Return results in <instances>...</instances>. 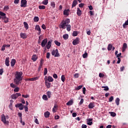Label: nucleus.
Masks as SVG:
<instances>
[{"mask_svg":"<svg viewBox=\"0 0 128 128\" xmlns=\"http://www.w3.org/2000/svg\"><path fill=\"white\" fill-rule=\"evenodd\" d=\"M70 22V18H66L65 20H62V22L59 26L60 28H62L63 30H66H66L68 32H70L72 26L68 24Z\"/></svg>","mask_w":128,"mask_h":128,"instance_id":"f257e3e1","label":"nucleus"},{"mask_svg":"<svg viewBox=\"0 0 128 128\" xmlns=\"http://www.w3.org/2000/svg\"><path fill=\"white\" fill-rule=\"evenodd\" d=\"M79 40L80 39L78 38L74 40L72 42V44H74V46H76V44H78Z\"/></svg>","mask_w":128,"mask_h":128,"instance_id":"f8f14e48","label":"nucleus"},{"mask_svg":"<svg viewBox=\"0 0 128 128\" xmlns=\"http://www.w3.org/2000/svg\"><path fill=\"white\" fill-rule=\"evenodd\" d=\"M42 28H43L44 30H46V25H44V24H42Z\"/></svg>","mask_w":128,"mask_h":128,"instance_id":"680f3d73","label":"nucleus"},{"mask_svg":"<svg viewBox=\"0 0 128 128\" xmlns=\"http://www.w3.org/2000/svg\"><path fill=\"white\" fill-rule=\"evenodd\" d=\"M77 15L78 16H82V10H80V8H77Z\"/></svg>","mask_w":128,"mask_h":128,"instance_id":"f3484780","label":"nucleus"},{"mask_svg":"<svg viewBox=\"0 0 128 128\" xmlns=\"http://www.w3.org/2000/svg\"><path fill=\"white\" fill-rule=\"evenodd\" d=\"M22 98H30V95H28V94H26V95L22 94Z\"/></svg>","mask_w":128,"mask_h":128,"instance_id":"8fccbe9b","label":"nucleus"},{"mask_svg":"<svg viewBox=\"0 0 128 128\" xmlns=\"http://www.w3.org/2000/svg\"><path fill=\"white\" fill-rule=\"evenodd\" d=\"M5 64L6 66H10V58H6L5 60Z\"/></svg>","mask_w":128,"mask_h":128,"instance_id":"2eb2a0df","label":"nucleus"},{"mask_svg":"<svg viewBox=\"0 0 128 128\" xmlns=\"http://www.w3.org/2000/svg\"><path fill=\"white\" fill-rule=\"evenodd\" d=\"M72 36H78V32L74 31Z\"/></svg>","mask_w":128,"mask_h":128,"instance_id":"a19ab883","label":"nucleus"},{"mask_svg":"<svg viewBox=\"0 0 128 128\" xmlns=\"http://www.w3.org/2000/svg\"><path fill=\"white\" fill-rule=\"evenodd\" d=\"M26 0H22L20 3L21 8H26Z\"/></svg>","mask_w":128,"mask_h":128,"instance_id":"423d86ee","label":"nucleus"},{"mask_svg":"<svg viewBox=\"0 0 128 128\" xmlns=\"http://www.w3.org/2000/svg\"><path fill=\"white\" fill-rule=\"evenodd\" d=\"M74 104V101L72 100H70L66 103V106H72Z\"/></svg>","mask_w":128,"mask_h":128,"instance_id":"393cba45","label":"nucleus"},{"mask_svg":"<svg viewBox=\"0 0 128 128\" xmlns=\"http://www.w3.org/2000/svg\"><path fill=\"white\" fill-rule=\"evenodd\" d=\"M70 12V10L68 9L64 10V16H68V12Z\"/></svg>","mask_w":128,"mask_h":128,"instance_id":"5701e85b","label":"nucleus"},{"mask_svg":"<svg viewBox=\"0 0 128 128\" xmlns=\"http://www.w3.org/2000/svg\"><path fill=\"white\" fill-rule=\"evenodd\" d=\"M16 60L15 59H12L10 62L11 64V66H14V64H16Z\"/></svg>","mask_w":128,"mask_h":128,"instance_id":"4be33fe9","label":"nucleus"},{"mask_svg":"<svg viewBox=\"0 0 128 128\" xmlns=\"http://www.w3.org/2000/svg\"><path fill=\"white\" fill-rule=\"evenodd\" d=\"M2 122L4 124H8V121H6L4 114L2 116Z\"/></svg>","mask_w":128,"mask_h":128,"instance_id":"0eeeda50","label":"nucleus"},{"mask_svg":"<svg viewBox=\"0 0 128 128\" xmlns=\"http://www.w3.org/2000/svg\"><path fill=\"white\" fill-rule=\"evenodd\" d=\"M52 56H54L55 58H58L60 56V53H58V49L53 50L52 52Z\"/></svg>","mask_w":128,"mask_h":128,"instance_id":"20e7f679","label":"nucleus"},{"mask_svg":"<svg viewBox=\"0 0 128 128\" xmlns=\"http://www.w3.org/2000/svg\"><path fill=\"white\" fill-rule=\"evenodd\" d=\"M116 106H118L120 104V98H117L116 100Z\"/></svg>","mask_w":128,"mask_h":128,"instance_id":"4c0bfd02","label":"nucleus"},{"mask_svg":"<svg viewBox=\"0 0 128 128\" xmlns=\"http://www.w3.org/2000/svg\"><path fill=\"white\" fill-rule=\"evenodd\" d=\"M55 120H58L60 118V116L58 115H56L54 116Z\"/></svg>","mask_w":128,"mask_h":128,"instance_id":"338daca9","label":"nucleus"},{"mask_svg":"<svg viewBox=\"0 0 128 128\" xmlns=\"http://www.w3.org/2000/svg\"><path fill=\"white\" fill-rule=\"evenodd\" d=\"M22 72H16L15 73V78L14 79V84L18 86L20 84H22Z\"/></svg>","mask_w":128,"mask_h":128,"instance_id":"f03ea898","label":"nucleus"},{"mask_svg":"<svg viewBox=\"0 0 128 128\" xmlns=\"http://www.w3.org/2000/svg\"><path fill=\"white\" fill-rule=\"evenodd\" d=\"M53 78H58V75L56 74H53Z\"/></svg>","mask_w":128,"mask_h":128,"instance_id":"69168bd1","label":"nucleus"},{"mask_svg":"<svg viewBox=\"0 0 128 128\" xmlns=\"http://www.w3.org/2000/svg\"><path fill=\"white\" fill-rule=\"evenodd\" d=\"M50 6H52V8H56V4L54 2H50Z\"/></svg>","mask_w":128,"mask_h":128,"instance_id":"ea45409f","label":"nucleus"},{"mask_svg":"<svg viewBox=\"0 0 128 128\" xmlns=\"http://www.w3.org/2000/svg\"><path fill=\"white\" fill-rule=\"evenodd\" d=\"M84 104V99L82 98L80 102H79V106H82Z\"/></svg>","mask_w":128,"mask_h":128,"instance_id":"3c124183","label":"nucleus"},{"mask_svg":"<svg viewBox=\"0 0 128 128\" xmlns=\"http://www.w3.org/2000/svg\"><path fill=\"white\" fill-rule=\"evenodd\" d=\"M82 58H88V53H85L84 54H82Z\"/></svg>","mask_w":128,"mask_h":128,"instance_id":"de8ad7c7","label":"nucleus"},{"mask_svg":"<svg viewBox=\"0 0 128 128\" xmlns=\"http://www.w3.org/2000/svg\"><path fill=\"white\" fill-rule=\"evenodd\" d=\"M114 100V96H112L110 98H109V102H112Z\"/></svg>","mask_w":128,"mask_h":128,"instance_id":"052dcab7","label":"nucleus"},{"mask_svg":"<svg viewBox=\"0 0 128 128\" xmlns=\"http://www.w3.org/2000/svg\"><path fill=\"white\" fill-rule=\"evenodd\" d=\"M16 108H18L19 110H24V105H22V104H16L15 106Z\"/></svg>","mask_w":128,"mask_h":128,"instance_id":"6e6552de","label":"nucleus"},{"mask_svg":"<svg viewBox=\"0 0 128 128\" xmlns=\"http://www.w3.org/2000/svg\"><path fill=\"white\" fill-rule=\"evenodd\" d=\"M87 126L86 124H82V128H86Z\"/></svg>","mask_w":128,"mask_h":128,"instance_id":"774afa93","label":"nucleus"},{"mask_svg":"<svg viewBox=\"0 0 128 128\" xmlns=\"http://www.w3.org/2000/svg\"><path fill=\"white\" fill-rule=\"evenodd\" d=\"M50 113L48 111H47L44 114V117L46 118H50Z\"/></svg>","mask_w":128,"mask_h":128,"instance_id":"412c9836","label":"nucleus"},{"mask_svg":"<svg viewBox=\"0 0 128 128\" xmlns=\"http://www.w3.org/2000/svg\"><path fill=\"white\" fill-rule=\"evenodd\" d=\"M62 38H64L65 40H68V34H64V35H63Z\"/></svg>","mask_w":128,"mask_h":128,"instance_id":"bb28decb","label":"nucleus"},{"mask_svg":"<svg viewBox=\"0 0 128 128\" xmlns=\"http://www.w3.org/2000/svg\"><path fill=\"white\" fill-rule=\"evenodd\" d=\"M126 26H128V20L126 21L124 24L123 25H122V26H123L124 28H126Z\"/></svg>","mask_w":128,"mask_h":128,"instance_id":"c85d7f7f","label":"nucleus"},{"mask_svg":"<svg viewBox=\"0 0 128 128\" xmlns=\"http://www.w3.org/2000/svg\"><path fill=\"white\" fill-rule=\"evenodd\" d=\"M45 84L47 88H50V86L52 84L50 82H48V81L47 80H45Z\"/></svg>","mask_w":128,"mask_h":128,"instance_id":"ddd939ff","label":"nucleus"},{"mask_svg":"<svg viewBox=\"0 0 128 128\" xmlns=\"http://www.w3.org/2000/svg\"><path fill=\"white\" fill-rule=\"evenodd\" d=\"M48 43V39L46 38L44 39L41 44V46H42V48H44V46H46V44Z\"/></svg>","mask_w":128,"mask_h":128,"instance_id":"1a4fd4ad","label":"nucleus"},{"mask_svg":"<svg viewBox=\"0 0 128 128\" xmlns=\"http://www.w3.org/2000/svg\"><path fill=\"white\" fill-rule=\"evenodd\" d=\"M44 59L42 58L40 60V65L42 66L44 64Z\"/></svg>","mask_w":128,"mask_h":128,"instance_id":"09e8293b","label":"nucleus"},{"mask_svg":"<svg viewBox=\"0 0 128 128\" xmlns=\"http://www.w3.org/2000/svg\"><path fill=\"white\" fill-rule=\"evenodd\" d=\"M24 24L26 30H28V24L26 22H24Z\"/></svg>","mask_w":128,"mask_h":128,"instance_id":"a878e982","label":"nucleus"},{"mask_svg":"<svg viewBox=\"0 0 128 128\" xmlns=\"http://www.w3.org/2000/svg\"><path fill=\"white\" fill-rule=\"evenodd\" d=\"M74 78H78V74L76 73L74 74Z\"/></svg>","mask_w":128,"mask_h":128,"instance_id":"e2e57ef3","label":"nucleus"},{"mask_svg":"<svg viewBox=\"0 0 128 128\" xmlns=\"http://www.w3.org/2000/svg\"><path fill=\"white\" fill-rule=\"evenodd\" d=\"M47 96H48V98H50V96H52V92L48 91L47 92Z\"/></svg>","mask_w":128,"mask_h":128,"instance_id":"473e14b6","label":"nucleus"},{"mask_svg":"<svg viewBox=\"0 0 128 128\" xmlns=\"http://www.w3.org/2000/svg\"><path fill=\"white\" fill-rule=\"evenodd\" d=\"M24 108L25 110V112H28V106H24Z\"/></svg>","mask_w":128,"mask_h":128,"instance_id":"6e6d98bb","label":"nucleus"},{"mask_svg":"<svg viewBox=\"0 0 128 128\" xmlns=\"http://www.w3.org/2000/svg\"><path fill=\"white\" fill-rule=\"evenodd\" d=\"M18 116L20 118H22V114L21 112H18Z\"/></svg>","mask_w":128,"mask_h":128,"instance_id":"13d9d810","label":"nucleus"},{"mask_svg":"<svg viewBox=\"0 0 128 128\" xmlns=\"http://www.w3.org/2000/svg\"><path fill=\"white\" fill-rule=\"evenodd\" d=\"M42 4H44V6H46V4H48V0H44L42 2Z\"/></svg>","mask_w":128,"mask_h":128,"instance_id":"2f4dec72","label":"nucleus"},{"mask_svg":"<svg viewBox=\"0 0 128 128\" xmlns=\"http://www.w3.org/2000/svg\"><path fill=\"white\" fill-rule=\"evenodd\" d=\"M88 108H94V103L90 102L88 106Z\"/></svg>","mask_w":128,"mask_h":128,"instance_id":"aec40b11","label":"nucleus"},{"mask_svg":"<svg viewBox=\"0 0 128 128\" xmlns=\"http://www.w3.org/2000/svg\"><path fill=\"white\" fill-rule=\"evenodd\" d=\"M31 60H32L33 62H36V60H38V56H36V54H34L32 56Z\"/></svg>","mask_w":128,"mask_h":128,"instance_id":"a211bd4d","label":"nucleus"},{"mask_svg":"<svg viewBox=\"0 0 128 128\" xmlns=\"http://www.w3.org/2000/svg\"><path fill=\"white\" fill-rule=\"evenodd\" d=\"M82 86H83L82 85H80V86H78L76 88V90H80V88H82Z\"/></svg>","mask_w":128,"mask_h":128,"instance_id":"c03bdc74","label":"nucleus"},{"mask_svg":"<svg viewBox=\"0 0 128 128\" xmlns=\"http://www.w3.org/2000/svg\"><path fill=\"white\" fill-rule=\"evenodd\" d=\"M40 78L39 76H36L33 78H30L28 79V80H30V82H34V80H38Z\"/></svg>","mask_w":128,"mask_h":128,"instance_id":"dca6fc26","label":"nucleus"},{"mask_svg":"<svg viewBox=\"0 0 128 128\" xmlns=\"http://www.w3.org/2000/svg\"><path fill=\"white\" fill-rule=\"evenodd\" d=\"M55 44H56V46H60V42H58V40H55L54 42Z\"/></svg>","mask_w":128,"mask_h":128,"instance_id":"72a5a7b5","label":"nucleus"},{"mask_svg":"<svg viewBox=\"0 0 128 128\" xmlns=\"http://www.w3.org/2000/svg\"><path fill=\"white\" fill-rule=\"evenodd\" d=\"M102 88H104V90H108V86H102Z\"/></svg>","mask_w":128,"mask_h":128,"instance_id":"58836bf2","label":"nucleus"},{"mask_svg":"<svg viewBox=\"0 0 128 128\" xmlns=\"http://www.w3.org/2000/svg\"><path fill=\"white\" fill-rule=\"evenodd\" d=\"M52 40H49L46 44V48L48 50H50V46H52Z\"/></svg>","mask_w":128,"mask_h":128,"instance_id":"4468645a","label":"nucleus"},{"mask_svg":"<svg viewBox=\"0 0 128 128\" xmlns=\"http://www.w3.org/2000/svg\"><path fill=\"white\" fill-rule=\"evenodd\" d=\"M22 94L20 93H16L15 94H13L11 96V98L12 100H16L18 96H20Z\"/></svg>","mask_w":128,"mask_h":128,"instance_id":"39448f33","label":"nucleus"},{"mask_svg":"<svg viewBox=\"0 0 128 128\" xmlns=\"http://www.w3.org/2000/svg\"><path fill=\"white\" fill-rule=\"evenodd\" d=\"M35 30L38 31V34L39 36L40 34H42V30H40V26L36 25L35 27Z\"/></svg>","mask_w":128,"mask_h":128,"instance_id":"9d476101","label":"nucleus"},{"mask_svg":"<svg viewBox=\"0 0 128 128\" xmlns=\"http://www.w3.org/2000/svg\"><path fill=\"white\" fill-rule=\"evenodd\" d=\"M122 48H126H126H128V45L126 44V43H124V44H123V46H122Z\"/></svg>","mask_w":128,"mask_h":128,"instance_id":"5fc2aeb1","label":"nucleus"},{"mask_svg":"<svg viewBox=\"0 0 128 128\" xmlns=\"http://www.w3.org/2000/svg\"><path fill=\"white\" fill-rule=\"evenodd\" d=\"M14 92H18L20 91V88L18 87H16V88L14 89Z\"/></svg>","mask_w":128,"mask_h":128,"instance_id":"37998d69","label":"nucleus"},{"mask_svg":"<svg viewBox=\"0 0 128 128\" xmlns=\"http://www.w3.org/2000/svg\"><path fill=\"white\" fill-rule=\"evenodd\" d=\"M58 108V105L54 104V108H52V112H56V109Z\"/></svg>","mask_w":128,"mask_h":128,"instance_id":"cd10ccee","label":"nucleus"},{"mask_svg":"<svg viewBox=\"0 0 128 128\" xmlns=\"http://www.w3.org/2000/svg\"><path fill=\"white\" fill-rule=\"evenodd\" d=\"M61 80L64 82V81L66 80V76H64V75H62L61 76Z\"/></svg>","mask_w":128,"mask_h":128,"instance_id":"c9c22d12","label":"nucleus"},{"mask_svg":"<svg viewBox=\"0 0 128 128\" xmlns=\"http://www.w3.org/2000/svg\"><path fill=\"white\" fill-rule=\"evenodd\" d=\"M0 16H2V20H4V24H8V18L6 16V14L2 12H0Z\"/></svg>","mask_w":128,"mask_h":128,"instance_id":"7ed1b4c3","label":"nucleus"},{"mask_svg":"<svg viewBox=\"0 0 128 128\" xmlns=\"http://www.w3.org/2000/svg\"><path fill=\"white\" fill-rule=\"evenodd\" d=\"M86 88L84 87L83 88L82 92L84 94H86Z\"/></svg>","mask_w":128,"mask_h":128,"instance_id":"0e129e2a","label":"nucleus"},{"mask_svg":"<svg viewBox=\"0 0 128 128\" xmlns=\"http://www.w3.org/2000/svg\"><path fill=\"white\" fill-rule=\"evenodd\" d=\"M42 99L44 100H48V96H46V94H44L42 96Z\"/></svg>","mask_w":128,"mask_h":128,"instance_id":"79ce46f5","label":"nucleus"},{"mask_svg":"<svg viewBox=\"0 0 128 128\" xmlns=\"http://www.w3.org/2000/svg\"><path fill=\"white\" fill-rule=\"evenodd\" d=\"M42 68V65H40L39 66V67L38 68V72H40V70Z\"/></svg>","mask_w":128,"mask_h":128,"instance_id":"864d4df0","label":"nucleus"},{"mask_svg":"<svg viewBox=\"0 0 128 128\" xmlns=\"http://www.w3.org/2000/svg\"><path fill=\"white\" fill-rule=\"evenodd\" d=\"M20 37L21 38H23L24 40L26 38H28V36H26V34L21 32L20 33Z\"/></svg>","mask_w":128,"mask_h":128,"instance_id":"9b49d317","label":"nucleus"},{"mask_svg":"<svg viewBox=\"0 0 128 128\" xmlns=\"http://www.w3.org/2000/svg\"><path fill=\"white\" fill-rule=\"evenodd\" d=\"M50 53L47 52L46 56V58H50Z\"/></svg>","mask_w":128,"mask_h":128,"instance_id":"603ef678","label":"nucleus"},{"mask_svg":"<svg viewBox=\"0 0 128 128\" xmlns=\"http://www.w3.org/2000/svg\"><path fill=\"white\" fill-rule=\"evenodd\" d=\"M104 74H102V73L99 74L100 78H104Z\"/></svg>","mask_w":128,"mask_h":128,"instance_id":"bf43d9fd","label":"nucleus"},{"mask_svg":"<svg viewBox=\"0 0 128 128\" xmlns=\"http://www.w3.org/2000/svg\"><path fill=\"white\" fill-rule=\"evenodd\" d=\"M84 3H80L78 4L79 8H84Z\"/></svg>","mask_w":128,"mask_h":128,"instance_id":"4d7b16f0","label":"nucleus"},{"mask_svg":"<svg viewBox=\"0 0 128 128\" xmlns=\"http://www.w3.org/2000/svg\"><path fill=\"white\" fill-rule=\"evenodd\" d=\"M109 114H110L111 116L114 117L116 116V114L114 112H110Z\"/></svg>","mask_w":128,"mask_h":128,"instance_id":"e433bc0d","label":"nucleus"},{"mask_svg":"<svg viewBox=\"0 0 128 128\" xmlns=\"http://www.w3.org/2000/svg\"><path fill=\"white\" fill-rule=\"evenodd\" d=\"M112 45L110 44H108V50H112Z\"/></svg>","mask_w":128,"mask_h":128,"instance_id":"7c9ffc66","label":"nucleus"},{"mask_svg":"<svg viewBox=\"0 0 128 128\" xmlns=\"http://www.w3.org/2000/svg\"><path fill=\"white\" fill-rule=\"evenodd\" d=\"M76 4H78V0H74L72 4V8H74L75 6H76Z\"/></svg>","mask_w":128,"mask_h":128,"instance_id":"6ab92c4d","label":"nucleus"},{"mask_svg":"<svg viewBox=\"0 0 128 128\" xmlns=\"http://www.w3.org/2000/svg\"><path fill=\"white\" fill-rule=\"evenodd\" d=\"M48 74V68H44V76H46V74Z\"/></svg>","mask_w":128,"mask_h":128,"instance_id":"49530a36","label":"nucleus"},{"mask_svg":"<svg viewBox=\"0 0 128 128\" xmlns=\"http://www.w3.org/2000/svg\"><path fill=\"white\" fill-rule=\"evenodd\" d=\"M47 80H48V82H54V78H52V77L50 76H48V79Z\"/></svg>","mask_w":128,"mask_h":128,"instance_id":"b1692460","label":"nucleus"},{"mask_svg":"<svg viewBox=\"0 0 128 128\" xmlns=\"http://www.w3.org/2000/svg\"><path fill=\"white\" fill-rule=\"evenodd\" d=\"M34 20L35 22H38L40 20V18L38 16H35L34 18Z\"/></svg>","mask_w":128,"mask_h":128,"instance_id":"c756f323","label":"nucleus"},{"mask_svg":"<svg viewBox=\"0 0 128 128\" xmlns=\"http://www.w3.org/2000/svg\"><path fill=\"white\" fill-rule=\"evenodd\" d=\"M39 10H45L46 9V6L42 5V6H38Z\"/></svg>","mask_w":128,"mask_h":128,"instance_id":"f704fd0d","label":"nucleus"},{"mask_svg":"<svg viewBox=\"0 0 128 128\" xmlns=\"http://www.w3.org/2000/svg\"><path fill=\"white\" fill-rule=\"evenodd\" d=\"M10 86H11V88H16V84H14L13 83H11L10 84Z\"/></svg>","mask_w":128,"mask_h":128,"instance_id":"a18cd8bd","label":"nucleus"}]
</instances>
